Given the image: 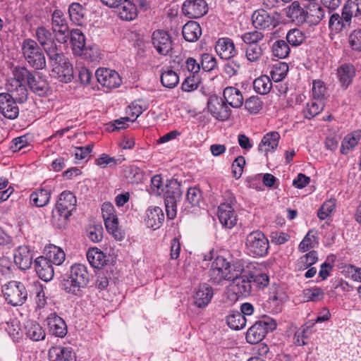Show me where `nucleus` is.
<instances>
[{"label":"nucleus","instance_id":"1","mask_svg":"<svg viewBox=\"0 0 361 361\" xmlns=\"http://www.w3.org/2000/svg\"><path fill=\"white\" fill-rule=\"evenodd\" d=\"M89 281L90 274L87 267L82 264H74L61 281V288L68 294L80 297Z\"/></svg>","mask_w":361,"mask_h":361},{"label":"nucleus","instance_id":"2","mask_svg":"<svg viewBox=\"0 0 361 361\" xmlns=\"http://www.w3.org/2000/svg\"><path fill=\"white\" fill-rule=\"evenodd\" d=\"M242 263L234 262L233 264L224 257L218 256L212 264L209 271V281L214 284L219 285L224 281H230L236 277V271H239Z\"/></svg>","mask_w":361,"mask_h":361},{"label":"nucleus","instance_id":"3","mask_svg":"<svg viewBox=\"0 0 361 361\" xmlns=\"http://www.w3.org/2000/svg\"><path fill=\"white\" fill-rule=\"evenodd\" d=\"M76 206L77 199L74 194L68 190L62 192L52 212L53 220L59 221V226H63L76 209Z\"/></svg>","mask_w":361,"mask_h":361},{"label":"nucleus","instance_id":"4","mask_svg":"<svg viewBox=\"0 0 361 361\" xmlns=\"http://www.w3.org/2000/svg\"><path fill=\"white\" fill-rule=\"evenodd\" d=\"M22 52L28 64L35 70H42L46 67L44 51L34 39L28 38L23 40Z\"/></svg>","mask_w":361,"mask_h":361},{"label":"nucleus","instance_id":"5","mask_svg":"<svg viewBox=\"0 0 361 361\" xmlns=\"http://www.w3.org/2000/svg\"><path fill=\"white\" fill-rule=\"evenodd\" d=\"M276 328V322L271 318L264 316L262 319L257 321L247 331L246 340L249 343H260L266 334Z\"/></svg>","mask_w":361,"mask_h":361},{"label":"nucleus","instance_id":"6","mask_svg":"<svg viewBox=\"0 0 361 361\" xmlns=\"http://www.w3.org/2000/svg\"><path fill=\"white\" fill-rule=\"evenodd\" d=\"M236 277L231 279L233 289L236 295L247 298L252 294L253 286L252 284V272L240 266L239 271H236Z\"/></svg>","mask_w":361,"mask_h":361},{"label":"nucleus","instance_id":"7","mask_svg":"<svg viewBox=\"0 0 361 361\" xmlns=\"http://www.w3.org/2000/svg\"><path fill=\"white\" fill-rule=\"evenodd\" d=\"M245 245L249 252L255 257H264L268 253L269 240L259 231H252L247 235Z\"/></svg>","mask_w":361,"mask_h":361},{"label":"nucleus","instance_id":"8","mask_svg":"<svg viewBox=\"0 0 361 361\" xmlns=\"http://www.w3.org/2000/svg\"><path fill=\"white\" fill-rule=\"evenodd\" d=\"M6 301L13 306L22 305L26 300L27 293L25 286L16 281H11L2 287Z\"/></svg>","mask_w":361,"mask_h":361},{"label":"nucleus","instance_id":"9","mask_svg":"<svg viewBox=\"0 0 361 361\" xmlns=\"http://www.w3.org/2000/svg\"><path fill=\"white\" fill-rule=\"evenodd\" d=\"M69 39L73 51L75 55L90 61L94 59L95 55L92 53V49L85 47V37L80 29H73L69 31Z\"/></svg>","mask_w":361,"mask_h":361},{"label":"nucleus","instance_id":"10","mask_svg":"<svg viewBox=\"0 0 361 361\" xmlns=\"http://www.w3.org/2000/svg\"><path fill=\"white\" fill-rule=\"evenodd\" d=\"M102 213L107 231L116 240H122L123 236L118 228V220L114 205L110 202H104L102 206Z\"/></svg>","mask_w":361,"mask_h":361},{"label":"nucleus","instance_id":"11","mask_svg":"<svg viewBox=\"0 0 361 361\" xmlns=\"http://www.w3.org/2000/svg\"><path fill=\"white\" fill-rule=\"evenodd\" d=\"M51 28L55 33L56 39L65 44L69 39V28L63 13L60 10H55L52 13Z\"/></svg>","mask_w":361,"mask_h":361},{"label":"nucleus","instance_id":"12","mask_svg":"<svg viewBox=\"0 0 361 361\" xmlns=\"http://www.w3.org/2000/svg\"><path fill=\"white\" fill-rule=\"evenodd\" d=\"M207 109L210 114L219 121L227 120L231 113L225 100L216 95L209 97L207 102Z\"/></svg>","mask_w":361,"mask_h":361},{"label":"nucleus","instance_id":"13","mask_svg":"<svg viewBox=\"0 0 361 361\" xmlns=\"http://www.w3.org/2000/svg\"><path fill=\"white\" fill-rule=\"evenodd\" d=\"M97 81L107 89H114L119 87L122 82L119 74L114 70L100 68L95 72Z\"/></svg>","mask_w":361,"mask_h":361},{"label":"nucleus","instance_id":"14","mask_svg":"<svg viewBox=\"0 0 361 361\" xmlns=\"http://www.w3.org/2000/svg\"><path fill=\"white\" fill-rule=\"evenodd\" d=\"M152 42L157 52L161 55L166 56L172 51L171 37L164 30H155L152 36Z\"/></svg>","mask_w":361,"mask_h":361},{"label":"nucleus","instance_id":"15","mask_svg":"<svg viewBox=\"0 0 361 361\" xmlns=\"http://www.w3.org/2000/svg\"><path fill=\"white\" fill-rule=\"evenodd\" d=\"M183 13L189 18H198L208 11V6L204 0H185L182 5Z\"/></svg>","mask_w":361,"mask_h":361},{"label":"nucleus","instance_id":"16","mask_svg":"<svg viewBox=\"0 0 361 361\" xmlns=\"http://www.w3.org/2000/svg\"><path fill=\"white\" fill-rule=\"evenodd\" d=\"M33 257L34 251L29 245H20L13 252L14 262L21 270H27L31 267Z\"/></svg>","mask_w":361,"mask_h":361},{"label":"nucleus","instance_id":"17","mask_svg":"<svg viewBox=\"0 0 361 361\" xmlns=\"http://www.w3.org/2000/svg\"><path fill=\"white\" fill-rule=\"evenodd\" d=\"M18 102L8 94L0 93V113L6 118L13 120L19 115Z\"/></svg>","mask_w":361,"mask_h":361},{"label":"nucleus","instance_id":"18","mask_svg":"<svg viewBox=\"0 0 361 361\" xmlns=\"http://www.w3.org/2000/svg\"><path fill=\"white\" fill-rule=\"evenodd\" d=\"M45 322L48 326L50 334L56 337L63 338L67 334V325L65 321L56 313H51L46 319Z\"/></svg>","mask_w":361,"mask_h":361},{"label":"nucleus","instance_id":"19","mask_svg":"<svg viewBox=\"0 0 361 361\" xmlns=\"http://www.w3.org/2000/svg\"><path fill=\"white\" fill-rule=\"evenodd\" d=\"M252 23L258 30H265L271 26H276L275 18L262 8L257 9L253 12Z\"/></svg>","mask_w":361,"mask_h":361},{"label":"nucleus","instance_id":"20","mask_svg":"<svg viewBox=\"0 0 361 361\" xmlns=\"http://www.w3.org/2000/svg\"><path fill=\"white\" fill-rule=\"evenodd\" d=\"M218 218L221 225L232 228L237 223V215L231 204L222 203L218 208Z\"/></svg>","mask_w":361,"mask_h":361},{"label":"nucleus","instance_id":"21","mask_svg":"<svg viewBox=\"0 0 361 361\" xmlns=\"http://www.w3.org/2000/svg\"><path fill=\"white\" fill-rule=\"evenodd\" d=\"M34 264L36 273L42 280L48 282L53 279L54 268L51 262L47 260V257H38L35 259Z\"/></svg>","mask_w":361,"mask_h":361},{"label":"nucleus","instance_id":"22","mask_svg":"<svg viewBox=\"0 0 361 361\" xmlns=\"http://www.w3.org/2000/svg\"><path fill=\"white\" fill-rule=\"evenodd\" d=\"M215 49L221 59L229 60L233 58L237 51L233 40L228 37H222L216 42Z\"/></svg>","mask_w":361,"mask_h":361},{"label":"nucleus","instance_id":"23","mask_svg":"<svg viewBox=\"0 0 361 361\" xmlns=\"http://www.w3.org/2000/svg\"><path fill=\"white\" fill-rule=\"evenodd\" d=\"M7 92L10 97H12L19 104L25 103L28 98V91L25 84L16 83L13 81H8L6 84Z\"/></svg>","mask_w":361,"mask_h":361},{"label":"nucleus","instance_id":"24","mask_svg":"<svg viewBox=\"0 0 361 361\" xmlns=\"http://www.w3.org/2000/svg\"><path fill=\"white\" fill-rule=\"evenodd\" d=\"M352 19L342 9L341 15L338 13H333L329 20V27L331 30L338 33L350 27Z\"/></svg>","mask_w":361,"mask_h":361},{"label":"nucleus","instance_id":"25","mask_svg":"<svg viewBox=\"0 0 361 361\" xmlns=\"http://www.w3.org/2000/svg\"><path fill=\"white\" fill-rule=\"evenodd\" d=\"M52 73L60 82L65 83L71 82L73 78V68L68 59L53 65Z\"/></svg>","mask_w":361,"mask_h":361},{"label":"nucleus","instance_id":"26","mask_svg":"<svg viewBox=\"0 0 361 361\" xmlns=\"http://www.w3.org/2000/svg\"><path fill=\"white\" fill-rule=\"evenodd\" d=\"M145 224L149 228L156 230L161 227L164 221V214L159 207H149L146 210Z\"/></svg>","mask_w":361,"mask_h":361},{"label":"nucleus","instance_id":"27","mask_svg":"<svg viewBox=\"0 0 361 361\" xmlns=\"http://www.w3.org/2000/svg\"><path fill=\"white\" fill-rule=\"evenodd\" d=\"M48 357L49 361H75V353L71 349L61 345L51 347Z\"/></svg>","mask_w":361,"mask_h":361},{"label":"nucleus","instance_id":"28","mask_svg":"<svg viewBox=\"0 0 361 361\" xmlns=\"http://www.w3.org/2000/svg\"><path fill=\"white\" fill-rule=\"evenodd\" d=\"M280 135L278 132L273 131L264 135L258 145V151L265 155L269 152L274 151L279 145Z\"/></svg>","mask_w":361,"mask_h":361},{"label":"nucleus","instance_id":"29","mask_svg":"<svg viewBox=\"0 0 361 361\" xmlns=\"http://www.w3.org/2000/svg\"><path fill=\"white\" fill-rule=\"evenodd\" d=\"M115 8L121 19L124 20H133L137 16V7L130 0H121Z\"/></svg>","mask_w":361,"mask_h":361},{"label":"nucleus","instance_id":"30","mask_svg":"<svg viewBox=\"0 0 361 361\" xmlns=\"http://www.w3.org/2000/svg\"><path fill=\"white\" fill-rule=\"evenodd\" d=\"M213 297V289L207 283L199 286L195 295V304L197 307L202 308L207 306Z\"/></svg>","mask_w":361,"mask_h":361},{"label":"nucleus","instance_id":"31","mask_svg":"<svg viewBox=\"0 0 361 361\" xmlns=\"http://www.w3.org/2000/svg\"><path fill=\"white\" fill-rule=\"evenodd\" d=\"M307 14V21L313 24L319 23L324 17V7H322L316 1L304 4Z\"/></svg>","mask_w":361,"mask_h":361},{"label":"nucleus","instance_id":"32","mask_svg":"<svg viewBox=\"0 0 361 361\" xmlns=\"http://www.w3.org/2000/svg\"><path fill=\"white\" fill-rule=\"evenodd\" d=\"M224 99L227 104L233 108H239L243 104V97L241 92L234 87H227L223 92Z\"/></svg>","mask_w":361,"mask_h":361},{"label":"nucleus","instance_id":"33","mask_svg":"<svg viewBox=\"0 0 361 361\" xmlns=\"http://www.w3.org/2000/svg\"><path fill=\"white\" fill-rule=\"evenodd\" d=\"M286 16L293 21L298 23H302L307 21L306 8L300 6L298 1H293L286 10Z\"/></svg>","mask_w":361,"mask_h":361},{"label":"nucleus","instance_id":"34","mask_svg":"<svg viewBox=\"0 0 361 361\" xmlns=\"http://www.w3.org/2000/svg\"><path fill=\"white\" fill-rule=\"evenodd\" d=\"M51 198V190L40 188L33 191L30 195V204L42 207L49 204Z\"/></svg>","mask_w":361,"mask_h":361},{"label":"nucleus","instance_id":"35","mask_svg":"<svg viewBox=\"0 0 361 361\" xmlns=\"http://www.w3.org/2000/svg\"><path fill=\"white\" fill-rule=\"evenodd\" d=\"M182 34L186 41L195 42L197 41L202 35V29L197 22L190 20L183 27Z\"/></svg>","mask_w":361,"mask_h":361},{"label":"nucleus","instance_id":"36","mask_svg":"<svg viewBox=\"0 0 361 361\" xmlns=\"http://www.w3.org/2000/svg\"><path fill=\"white\" fill-rule=\"evenodd\" d=\"M32 78V79H30L27 84L30 90L40 97L45 96L49 90V85L45 78L39 74L34 73Z\"/></svg>","mask_w":361,"mask_h":361},{"label":"nucleus","instance_id":"37","mask_svg":"<svg viewBox=\"0 0 361 361\" xmlns=\"http://www.w3.org/2000/svg\"><path fill=\"white\" fill-rule=\"evenodd\" d=\"M361 138V130H355L345 135L342 141L341 152L348 154L358 144Z\"/></svg>","mask_w":361,"mask_h":361},{"label":"nucleus","instance_id":"38","mask_svg":"<svg viewBox=\"0 0 361 361\" xmlns=\"http://www.w3.org/2000/svg\"><path fill=\"white\" fill-rule=\"evenodd\" d=\"M87 258L90 265L96 269H101L107 262L104 253L96 247L88 250Z\"/></svg>","mask_w":361,"mask_h":361},{"label":"nucleus","instance_id":"39","mask_svg":"<svg viewBox=\"0 0 361 361\" xmlns=\"http://www.w3.org/2000/svg\"><path fill=\"white\" fill-rule=\"evenodd\" d=\"M34 73L32 71H29L25 66H15L12 68V78H11L8 81H13L16 82V83H23V82H27V84L29 83V80L32 79V77Z\"/></svg>","mask_w":361,"mask_h":361},{"label":"nucleus","instance_id":"40","mask_svg":"<svg viewBox=\"0 0 361 361\" xmlns=\"http://www.w3.org/2000/svg\"><path fill=\"white\" fill-rule=\"evenodd\" d=\"M25 334L34 341L44 340L46 336L43 328L36 322H28L25 325Z\"/></svg>","mask_w":361,"mask_h":361},{"label":"nucleus","instance_id":"41","mask_svg":"<svg viewBox=\"0 0 361 361\" xmlns=\"http://www.w3.org/2000/svg\"><path fill=\"white\" fill-rule=\"evenodd\" d=\"M247 320L238 311H231L226 317L228 326L233 330H240L246 325Z\"/></svg>","mask_w":361,"mask_h":361},{"label":"nucleus","instance_id":"42","mask_svg":"<svg viewBox=\"0 0 361 361\" xmlns=\"http://www.w3.org/2000/svg\"><path fill=\"white\" fill-rule=\"evenodd\" d=\"M338 75L343 86L349 85L355 76V68L351 64L345 63L338 69Z\"/></svg>","mask_w":361,"mask_h":361},{"label":"nucleus","instance_id":"43","mask_svg":"<svg viewBox=\"0 0 361 361\" xmlns=\"http://www.w3.org/2000/svg\"><path fill=\"white\" fill-rule=\"evenodd\" d=\"M324 101L312 98L306 105L304 110L305 118L310 120L318 115L324 109Z\"/></svg>","mask_w":361,"mask_h":361},{"label":"nucleus","instance_id":"44","mask_svg":"<svg viewBox=\"0 0 361 361\" xmlns=\"http://www.w3.org/2000/svg\"><path fill=\"white\" fill-rule=\"evenodd\" d=\"M35 35L42 48L56 43L52 33L44 26H40L37 28Z\"/></svg>","mask_w":361,"mask_h":361},{"label":"nucleus","instance_id":"45","mask_svg":"<svg viewBox=\"0 0 361 361\" xmlns=\"http://www.w3.org/2000/svg\"><path fill=\"white\" fill-rule=\"evenodd\" d=\"M181 195L180 183L175 179L169 180L166 185L164 200L169 197L173 200H180Z\"/></svg>","mask_w":361,"mask_h":361},{"label":"nucleus","instance_id":"46","mask_svg":"<svg viewBox=\"0 0 361 361\" xmlns=\"http://www.w3.org/2000/svg\"><path fill=\"white\" fill-rule=\"evenodd\" d=\"M71 20L76 25H81L85 16V10L78 3H72L68 8Z\"/></svg>","mask_w":361,"mask_h":361},{"label":"nucleus","instance_id":"47","mask_svg":"<svg viewBox=\"0 0 361 361\" xmlns=\"http://www.w3.org/2000/svg\"><path fill=\"white\" fill-rule=\"evenodd\" d=\"M254 90L260 94H267L272 87L270 78L267 75H262L253 82Z\"/></svg>","mask_w":361,"mask_h":361},{"label":"nucleus","instance_id":"48","mask_svg":"<svg viewBox=\"0 0 361 361\" xmlns=\"http://www.w3.org/2000/svg\"><path fill=\"white\" fill-rule=\"evenodd\" d=\"M288 71V64L285 62H279L273 66L270 74L272 80L276 82H279L286 78Z\"/></svg>","mask_w":361,"mask_h":361},{"label":"nucleus","instance_id":"49","mask_svg":"<svg viewBox=\"0 0 361 361\" xmlns=\"http://www.w3.org/2000/svg\"><path fill=\"white\" fill-rule=\"evenodd\" d=\"M161 82L165 87L171 89L178 84L179 77L175 71L168 69L161 73Z\"/></svg>","mask_w":361,"mask_h":361},{"label":"nucleus","instance_id":"50","mask_svg":"<svg viewBox=\"0 0 361 361\" xmlns=\"http://www.w3.org/2000/svg\"><path fill=\"white\" fill-rule=\"evenodd\" d=\"M318 259L317 252L314 250L304 255L298 260L297 266L299 270H305L315 264Z\"/></svg>","mask_w":361,"mask_h":361},{"label":"nucleus","instance_id":"51","mask_svg":"<svg viewBox=\"0 0 361 361\" xmlns=\"http://www.w3.org/2000/svg\"><path fill=\"white\" fill-rule=\"evenodd\" d=\"M343 10L351 19L353 16H361V0H348L343 6Z\"/></svg>","mask_w":361,"mask_h":361},{"label":"nucleus","instance_id":"52","mask_svg":"<svg viewBox=\"0 0 361 361\" xmlns=\"http://www.w3.org/2000/svg\"><path fill=\"white\" fill-rule=\"evenodd\" d=\"M290 47L284 40H277L272 45L273 54L279 58L285 59L290 53Z\"/></svg>","mask_w":361,"mask_h":361},{"label":"nucleus","instance_id":"53","mask_svg":"<svg viewBox=\"0 0 361 361\" xmlns=\"http://www.w3.org/2000/svg\"><path fill=\"white\" fill-rule=\"evenodd\" d=\"M305 39V35L299 29L290 30L286 35L288 43L293 47L301 44Z\"/></svg>","mask_w":361,"mask_h":361},{"label":"nucleus","instance_id":"54","mask_svg":"<svg viewBox=\"0 0 361 361\" xmlns=\"http://www.w3.org/2000/svg\"><path fill=\"white\" fill-rule=\"evenodd\" d=\"M303 298L306 301L317 302L323 299L324 290L319 287L305 288L303 290Z\"/></svg>","mask_w":361,"mask_h":361},{"label":"nucleus","instance_id":"55","mask_svg":"<svg viewBox=\"0 0 361 361\" xmlns=\"http://www.w3.org/2000/svg\"><path fill=\"white\" fill-rule=\"evenodd\" d=\"M263 51L258 44L247 45L245 49V56L248 61L255 62L262 56Z\"/></svg>","mask_w":361,"mask_h":361},{"label":"nucleus","instance_id":"56","mask_svg":"<svg viewBox=\"0 0 361 361\" xmlns=\"http://www.w3.org/2000/svg\"><path fill=\"white\" fill-rule=\"evenodd\" d=\"M65 253L61 249L54 246L49 252L47 260H49L51 264L61 265L65 260Z\"/></svg>","mask_w":361,"mask_h":361},{"label":"nucleus","instance_id":"57","mask_svg":"<svg viewBox=\"0 0 361 361\" xmlns=\"http://www.w3.org/2000/svg\"><path fill=\"white\" fill-rule=\"evenodd\" d=\"M336 207V200L330 199L326 201L319 209L317 212L318 217L322 219H326L329 214L334 211Z\"/></svg>","mask_w":361,"mask_h":361},{"label":"nucleus","instance_id":"58","mask_svg":"<svg viewBox=\"0 0 361 361\" xmlns=\"http://www.w3.org/2000/svg\"><path fill=\"white\" fill-rule=\"evenodd\" d=\"M202 199L200 190L196 187L190 188L186 195V201L192 207L199 206Z\"/></svg>","mask_w":361,"mask_h":361},{"label":"nucleus","instance_id":"59","mask_svg":"<svg viewBox=\"0 0 361 361\" xmlns=\"http://www.w3.org/2000/svg\"><path fill=\"white\" fill-rule=\"evenodd\" d=\"M262 104L258 97L252 96L245 100V108L251 114H257L262 109Z\"/></svg>","mask_w":361,"mask_h":361},{"label":"nucleus","instance_id":"60","mask_svg":"<svg viewBox=\"0 0 361 361\" xmlns=\"http://www.w3.org/2000/svg\"><path fill=\"white\" fill-rule=\"evenodd\" d=\"M312 98L315 99L325 100L326 89L321 80H314L312 83Z\"/></svg>","mask_w":361,"mask_h":361},{"label":"nucleus","instance_id":"61","mask_svg":"<svg viewBox=\"0 0 361 361\" xmlns=\"http://www.w3.org/2000/svg\"><path fill=\"white\" fill-rule=\"evenodd\" d=\"M243 41L247 45L257 44L264 38V34L257 30L244 33L241 37Z\"/></svg>","mask_w":361,"mask_h":361},{"label":"nucleus","instance_id":"62","mask_svg":"<svg viewBox=\"0 0 361 361\" xmlns=\"http://www.w3.org/2000/svg\"><path fill=\"white\" fill-rule=\"evenodd\" d=\"M348 43L353 51H361V29H356L350 34Z\"/></svg>","mask_w":361,"mask_h":361},{"label":"nucleus","instance_id":"63","mask_svg":"<svg viewBox=\"0 0 361 361\" xmlns=\"http://www.w3.org/2000/svg\"><path fill=\"white\" fill-rule=\"evenodd\" d=\"M29 147V136L25 135L14 138L11 143L10 149L13 152H18Z\"/></svg>","mask_w":361,"mask_h":361},{"label":"nucleus","instance_id":"64","mask_svg":"<svg viewBox=\"0 0 361 361\" xmlns=\"http://www.w3.org/2000/svg\"><path fill=\"white\" fill-rule=\"evenodd\" d=\"M252 282L256 288L263 289L267 287L269 283V278L265 273L255 274L252 272Z\"/></svg>","mask_w":361,"mask_h":361}]
</instances>
